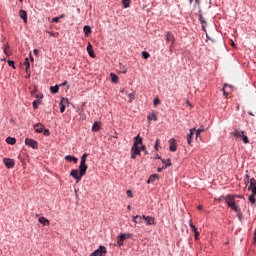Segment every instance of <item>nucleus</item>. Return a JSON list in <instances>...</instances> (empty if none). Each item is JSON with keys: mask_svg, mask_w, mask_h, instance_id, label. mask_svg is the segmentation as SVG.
Masks as SVG:
<instances>
[{"mask_svg": "<svg viewBox=\"0 0 256 256\" xmlns=\"http://www.w3.org/2000/svg\"><path fill=\"white\" fill-rule=\"evenodd\" d=\"M3 163L7 167V169H13V167H15V160L11 158H4Z\"/></svg>", "mask_w": 256, "mask_h": 256, "instance_id": "7", "label": "nucleus"}, {"mask_svg": "<svg viewBox=\"0 0 256 256\" xmlns=\"http://www.w3.org/2000/svg\"><path fill=\"white\" fill-rule=\"evenodd\" d=\"M155 179H159V175L158 174H153L148 178L147 183H153V181H155Z\"/></svg>", "mask_w": 256, "mask_h": 256, "instance_id": "24", "label": "nucleus"}, {"mask_svg": "<svg viewBox=\"0 0 256 256\" xmlns=\"http://www.w3.org/2000/svg\"><path fill=\"white\" fill-rule=\"evenodd\" d=\"M24 65L26 67V73H29V69L31 68V64H29V58L25 59Z\"/></svg>", "mask_w": 256, "mask_h": 256, "instance_id": "30", "label": "nucleus"}, {"mask_svg": "<svg viewBox=\"0 0 256 256\" xmlns=\"http://www.w3.org/2000/svg\"><path fill=\"white\" fill-rule=\"evenodd\" d=\"M25 145H27L28 147H32V149H37L39 147V143L31 138L25 139Z\"/></svg>", "mask_w": 256, "mask_h": 256, "instance_id": "6", "label": "nucleus"}, {"mask_svg": "<svg viewBox=\"0 0 256 256\" xmlns=\"http://www.w3.org/2000/svg\"><path fill=\"white\" fill-rule=\"evenodd\" d=\"M249 115H252V116H253V113L249 112Z\"/></svg>", "mask_w": 256, "mask_h": 256, "instance_id": "61", "label": "nucleus"}, {"mask_svg": "<svg viewBox=\"0 0 256 256\" xmlns=\"http://www.w3.org/2000/svg\"><path fill=\"white\" fill-rule=\"evenodd\" d=\"M126 195H127L128 197L132 198V197H133V192H131V190H127V191H126Z\"/></svg>", "mask_w": 256, "mask_h": 256, "instance_id": "44", "label": "nucleus"}, {"mask_svg": "<svg viewBox=\"0 0 256 256\" xmlns=\"http://www.w3.org/2000/svg\"><path fill=\"white\" fill-rule=\"evenodd\" d=\"M87 52L90 57H95V52H93V46L91 45V43H88Z\"/></svg>", "mask_w": 256, "mask_h": 256, "instance_id": "16", "label": "nucleus"}, {"mask_svg": "<svg viewBox=\"0 0 256 256\" xmlns=\"http://www.w3.org/2000/svg\"><path fill=\"white\" fill-rule=\"evenodd\" d=\"M241 198L239 195H233V194H228L225 197H222L228 205L232 209V211H239V206H237V203L235 202V198Z\"/></svg>", "mask_w": 256, "mask_h": 256, "instance_id": "3", "label": "nucleus"}, {"mask_svg": "<svg viewBox=\"0 0 256 256\" xmlns=\"http://www.w3.org/2000/svg\"><path fill=\"white\" fill-rule=\"evenodd\" d=\"M133 223H143V217L142 216H139V215H136V216H133V219H132Z\"/></svg>", "mask_w": 256, "mask_h": 256, "instance_id": "18", "label": "nucleus"}, {"mask_svg": "<svg viewBox=\"0 0 256 256\" xmlns=\"http://www.w3.org/2000/svg\"><path fill=\"white\" fill-rule=\"evenodd\" d=\"M4 53L7 57H11V50L9 49V45L4 47Z\"/></svg>", "mask_w": 256, "mask_h": 256, "instance_id": "29", "label": "nucleus"}, {"mask_svg": "<svg viewBox=\"0 0 256 256\" xmlns=\"http://www.w3.org/2000/svg\"><path fill=\"white\" fill-rule=\"evenodd\" d=\"M46 33H49L51 37H57V34H53L52 32L47 31Z\"/></svg>", "mask_w": 256, "mask_h": 256, "instance_id": "47", "label": "nucleus"}, {"mask_svg": "<svg viewBox=\"0 0 256 256\" xmlns=\"http://www.w3.org/2000/svg\"><path fill=\"white\" fill-rule=\"evenodd\" d=\"M32 105L34 109H38L39 105H41V100H35Z\"/></svg>", "mask_w": 256, "mask_h": 256, "instance_id": "33", "label": "nucleus"}, {"mask_svg": "<svg viewBox=\"0 0 256 256\" xmlns=\"http://www.w3.org/2000/svg\"><path fill=\"white\" fill-rule=\"evenodd\" d=\"M9 67H12V69H15V62L13 60H8Z\"/></svg>", "mask_w": 256, "mask_h": 256, "instance_id": "40", "label": "nucleus"}, {"mask_svg": "<svg viewBox=\"0 0 256 256\" xmlns=\"http://www.w3.org/2000/svg\"><path fill=\"white\" fill-rule=\"evenodd\" d=\"M122 5L124 9L131 7V0H122Z\"/></svg>", "mask_w": 256, "mask_h": 256, "instance_id": "23", "label": "nucleus"}, {"mask_svg": "<svg viewBox=\"0 0 256 256\" xmlns=\"http://www.w3.org/2000/svg\"><path fill=\"white\" fill-rule=\"evenodd\" d=\"M50 91L51 93H53V95H55L56 93H59V85L51 86Z\"/></svg>", "mask_w": 256, "mask_h": 256, "instance_id": "26", "label": "nucleus"}, {"mask_svg": "<svg viewBox=\"0 0 256 256\" xmlns=\"http://www.w3.org/2000/svg\"><path fill=\"white\" fill-rule=\"evenodd\" d=\"M162 163H163V169H167V167H171V159H162Z\"/></svg>", "mask_w": 256, "mask_h": 256, "instance_id": "19", "label": "nucleus"}, {"mask_svg": "<svg viewBox=\"0 0 256 256\" xmlns=\"http://www.w3.org/2000/svg\"><path fill=\"white\" fill-rule=\"evenodd\" d=\"M67 85V81H64L62 84H60V87H65Z\"/></svg>", "mask_w": 256, "mask_h": 256, "instance_id": "50", "label": "nucleus"}, {"mask_svg": "<svg viewBox=\"0 0 256 256\" xmlns=\"http://www.w3.org/2000/svg\"><path fill=\"white\" fill-rule=\"evenodd\" d=\"M52 22H53V23H59V17H54V18L52 19Z\"/></svg>", "mask_w": 256, "mask_h": 256, "instance_id": "46", "label": "nucleus"}, {"mask_svg": "<svg viewBox=\"0 0 256 256\" xmlns=\"http://www.w3.org/2000/svg\"><path fill=\"white\" fill-rule=\"evenodd\" d=\"M169 145H170V151L172 153H175V151H177V141L175 140V138H172L169 140Z\"/></svg>", "mask_w": 256, "mask_h": 256, "instance_id": "8", "label": "nucleus"}, {"mask_svg": "<svg viewBox=\"0 0 256 256\" xmlns=\"http://www.w3.org/2000/svg\"><path fill=\"white\" fill-rule=\"evenodd\" d=\"M31 61H33V58H31Z\"/></svg>", "mask_w": 256, "mask_h": 256, "instance_id": "63", "label": "nucleus"}, {"mask_svg": "<svg viewBox=\"0 0 256 256\" xmlns=\"http://www.w3.org/2000/svg\"><path fill=\"white\" fill-rule=\"evenodd\" d=\"M130 237H131V234H125V239H130Z\"/></svg>", "mask_w": 256, "mask_h": 256, "instance_id": "51", "label": "nucleus"}, {"mask_svg": "<svg viewBox=\"0 0 256 256\" xmlns=\"http://www.w3.org/2000/svg\"><path fill=\"white\" fill-rule=\"evenodd\" d=\"M189 3L191 5V3H193V0H189ZM196 3H199V0H196Z\"/></svg>", "mask_w": 256, "mask_h": 256, "instance_id": "56", "label": "nucleus"}, {"mask_svg": "<svg viewBox=\"0 0 256 256\" xmlns=\"http://www.w3.org/2000/svg\"><path fill=\"white\" fill-rule=\"evenodd\" d=\"M159 143H161V140L156 139L155 145H154L156 151H159Z\"/></svg>", "mask_w": 256, "mask_h": 256, "instance_id": "39", "label": "nucleus"}, {"mask_svg": "<svg viewBox=\"0 0 256 256\" xmlns=\"http://www.w3.org/2000/svg\"><path fill=\"white\" fill-rule=\"evenodd\" d=\"M142 219L146 222V225H155V218L151 216H142Z\"/></svg>", "mask_w": 256, "mask_h": 256, "instance_id": "9", "label": "nucleus"}, {"mask_svg": "<svg viewBox=\"0 0 256 256\" xmlns=\"http://www.w3.org/2000/svg\"><path fill=\"white\" fill-rule=\"evenodd\" d=\"M148 121H157V114L155 112H152L148 115Z\"/></svg>", "mask_w": 256, "mask_h": 256, "instance_id": "20", "label": "nucleus"}, {"mask_svg": "<svg viewBox=\"0 0 256 256\" xmlns=\"http://www.w3.org/2000/svg\"><path fill=\"white\" fill-rule=\"evenodd\" d=\"M124 242H125V234H120L119 237H117V246L122 247Z\"/></svg>", "mask_w": 256, "mask_h": 256, "instance_id": "13", "label": "nucleus"}, {"mask_svg": "<svg viewBox=\"0 0 256 256\" xmlns=\"http://www.w3.org/2000/svg\"><path fill=\"white\" fill-rule=\"evenodd\" d=\"M83 31H84L86 37H88L89 35H91V26H87V25L84 26Z\"/></svg>", "mask_w": 256, "mask_h": 256, "instance_id": "21", "label": "nucleus"}, {"mask_svg": "<svg viewBox=\"0 0 256 256\" xmlns=\"http://www.w3.org/2000/svg\"><path fill=\"white\" fill-rule=\"evenodd\" d=\"M19 17L24 21V23H27V12L25 10L19 11Z\"/></svg>", "mask_w": 256, "mask_h": 256, "instance_id": "14", "label": "nucleus"}, {"mask_svg": "<svg viewBox=\"0 0 256 256\" xmlns=\"http://www.w3.org/2000/svg\"><path fill=\"white\" fill-rule=\"evenodd\" d=\"M156 159H161V156L157 155V156H156Z\"/></svg>", "mask_w": 256, "mask_h": 256, "instance_id": "58", "label": "nucleus"}, {"mask_svg": "<svg viewBox=\"0 0 256 256\" xmlns=\"http://www.w3.org/2000/svg\"><path fill=\"white\" fill-rule=\"evenodd\" d=\"M58 19H65V14H61L60 16H58Z\"/></svg>", "mask_w": 256, "mask_h": 256, "instance_id": "49", "label": "nucleus"}, {"mask_svg": "<svg viewBox=\"0 0 256 256\" xmlns=\"http://www.w3.org/2000/svg\"><path fill=\"white\" fill-rule=\"evenodd\" d=\"M154 107H157V105L161 104V100L159 98H155L153 101Z\"/></svg>", "mask_w": 256, "mask_h": 256, "instance_id": "38", "label": "nucleus"}, {"mask_svg": "<svg viewBox=\"0 0 256 256\" xmlns=\"http://www.w3.org/2000/svg\"><path fill=\"white\" fill-rule=\"evenodd\" d=\"M6 143H8V145H15V143H17V140L13 137H8L6 139Z\"/></svg>", "mask_w": 256, "mask_h": 256, "instance_id": "22", "label": "nucleus"}, {"mask_svg": "<svg viewBox=\"0 0 256 256\" xmlns=\"http://www.w3.org/2000/svg\"><path fill=\"white\" fill-rule=\"evenodd\" d=\"M142 57H143V59H149V57H151V54H149V52H147V51H143Z\"/></svg>", "mask_w": 256, "mask_h": 256, "instance_id": "34", "label": "nucleus"}, {"mask_svg": "<svg viewBox=\"0 0 256 256\" xmlns=\"http://www.w3.org/2000/svg\"><path fill=\"white\" fill-rule=\"evenodd\" d=\"M201 133H203V129L199 128L197 131H196V138L199 137L201 135Z\"/></svg>", "mask_w": 256, "mask_h": 256, "instance_id": "43", "label": "nucleus"}, {"mask_svg": "<svg viewBox=\"0 0 256 256\" xmlns=\"http://www.w3.org/2000/svg\"><path fill=\"white\" fill-rule=\"evenodd\" d=\"M235 213H237V217H238L239 221H241V219L243 218V213H241V209L238 208V211H235Z\"/></svg>", "mask_w": 256, "mask_h": 256, "instance_id": "36", "label": "nucleus"}, {"mask_svg": "<svg viewBox=\"0 0 256 256\" xmlns=\"http://www.w3.org/2000/svg\"><path fill=\"white\" fill-rule=\"evenodd\" d=\"M60 105H63L64 107H67V105H69V99L62 98L61 101H60Z\"/></svg>", "mask_w": 256, "mask_h": 256, "instance_id": "32", "label": "nucleus"}, {"mask_svg": "<svg viewBox=\"0 0 256 256\" xmlns=\"http://www.w3.org/2000/svg\"><path fill=\"white\" fill-rule=\"evenodd\" d=\"M65 160L73 162L75 164H77V162L79 161V159L77 157L71 156V155L65 156Z\"/></svg>", "mask_w": 256, "mask_h": 256, "instance_id": "15", "label": "nucleus"}, {"mask_svg": "<svg viewBox=\"0 0 256 256\" xmlns=\"http://www.w3.org/2000/svg\"><path fill=\"white\" fill-rule=\"evenodd\" d=\"M227 87H229V89H231V86L229 84H224V87L222 88L223 91V95L227 96L229 95V92H227Z\"/></svg>", "mask_w": 256, "mask_h": 256, "instance_id": "31", "label": "nucleus"}, {"mask_svg": "<svg viewBox=\"0 0 256 256\" xmlns=\"http://www.w3.org/2000/svg\"><path fill=\"white\" fill-rule=\"evenodd\" d=\"M38 221H39V223L41 224V225H43L44 227H49V225H51V222H49V219H47V218H45V217H40L39 219H38Z\"/></svg>", "mask_w": 256, "mask_h": 256, "instance_id": "10", "label": "nucleus"}, {"mask_svg": "<svg viewBox=\"0 0 256 256\" xmlns=\"http://www.w3.org/2000/svg\"><path fill=\"white\" fill-rule=\"evenodd\" d=\"M231 135H233L236 139H241L245 145L249 144V137L245 135V131L236 129L235 132H232Z\"/></svg>", "mask_w": 256, "mask_h": 256, "instance_id": "4", "label": "nucleus"}, {"mask_svg": "<svg viewBox=\"0 0 256 256\" xmlns=\"http://www.w3.org/2000/svg\"><path fill=\"white\" fill-rule=\"evenodd\" d=\"M247 183H249V175H246Z\"/></svg>", "mask_w": 256, "mask_h": 256, "instance_id": "57", "label": "nucleus"}, {"mask_svg": "<svg viewBox=\"0 0 256 256\" xmlns=\"http://www.w3.org/2000/svg\"><path fill=\"white\" fill-rule=\"evenodd\" d=\"M36 98H37V99H43V94H38V95H36Z\"/></svg>", "mask_w": 256, "mask_h": 256, "instance_id": "48", "label": "nucleus"}, {"mask_svg": "<svg viewBox=\"0 0 256 256\" xmlns=\"http://www.w3.org/2000/svg\"><path fill=\"white\" fill-rule=\"evenodd\" d=\"M99 129H101V123L99 122H94V124L92 125V131L94 133H97V131H99Z\"/></svg>", "mask_w": 256, "mask_h": 256, "instance_id": "17", "label": "nucleus"}, {"mask_svg": "<svg viewBox=\"0 0 256 256\" xmlns=\"http://www.w3.org/2000/svg\"><path fill=\"white\" fill-rule=\"evenodd\" d=\"M120 73H127L125 66L120 67Z\"/></svg>", "mask_w": 256, "mask_h": 256, "instance_id": "45", "label": "nucleus"}, {"mask_svg": "<svg viewBox=\"0 0 256 256\" xmlns=\"http://www.w3.org/2000/svg\"><path fill=\"white\" fill-rule=\"evenodd\" d=\"M2 61H6V59H5V58H3V59H2Z\"/></svg>", "mask_w": 256, "mask_h": 256, "instance_id": "62", "label": "nucleus"}, {"mask_svg": "<svg viewBox=\"0 0 256 256\" xmlns=\"http://www.w3.org/2000/svg\"><path fill=\"white\" fill-rule=\"evenodd\" d=\"M198 19L202 24V27H205V25H207V21H205V18H203V15L199 14Z\"/></svg>", "mask_w": 256, "mask_h": 256, "instance_id": "28", "label": "nucleus"}, {"mask_svg": "<svg viewBox=\"0 0 256 256\" xmlns=\"http://www.w3.org/2000/svg\"><path fill=\"white\" fill-rule=\"evenodd\" d=\"M139 145H142L140 149ZM145 149L146 147L143 145V138H141L139 135L136 136L131 149V159H137V155H141V151H145V153H147V150Z\"/></svg>", "mask_w": 256, "mask_h": 256, "instance_id": "2", "label": "nucleus"}, {"mask_svg": "<svg viewBox=\"0 0 256 256\" xmlns=\"http://www.w3.org/2000/svg\"><path fill=\"white\" fill-rule=\"evenodd\" d=\"M112 83H117L119 81V76H117L115 73L110 74Z\"/></svg>", "mask_w": 256, "mask_h": 256, "instance_id": "25", "label": "nucleus"}, {"mask_svg": "<svg viewBox=\"0 0 256 256\" xmlns=\"http://www.w3.org/2000/svg\"><path fill=\"white\" fill-rule=\"evenodd\" d=\"M67 106H64L63 104H60V113H65V109Z\"/></svg>", "mask_w": 256, "mask_h": 256, "instance_id": "41", "label": "nucleus"}, {"mask_svg": "<svg viewBox=\"0 0 256 256\" xmlns=\"http://www.w3.org/2000/svg\"><path fill=\"white\" fill-rule=\"evenodd\" d=\"M87 157H89V154L84 153L81 157L79 170L73 169L70 172L71 177H73V179H76L77 183H79V181L83 179V176L85 175V173H87V169H89V166H87Z\"/></svg>", "mask_w": 256, "mask_h": 256, "instance_id": "1", "label": "nucleus"}, {"mask_svg": "<svg viewBox=\"0 0 256 256\" xmlns=\"http://www.w3.org/2000/svg\"><path fill=\"white\" fill-rule=\"evenodd\" d=\"M198 211H203V206L202 205L198 206Z\"/></svg>", "mask_w": 256, "mask_h": 256, "instance_id": "52", "label": "nucleus"}, {"mask_svg": "<svg viewBox=\"0 0 256 256\" xmlns=\"http://www.w3.org/2000/svg\"><path fill=\"white\" fill-rule=\"evenodd\" d=\"M197 130H195V128H193V129H191L190 130V133H189V135H188V137H187V143H188V145H191V143L193 142V135H195V132H196Z\"/></svg>", "mask_w": 256, "mask_h": 256, "instance_id": "12", "label": "nucleus"}, {"mask_svg": "<svg viewBox=\"0 0 256 256\" xmlns=\"http://www.w3.org/2000/svg\"><path fill=\"white\" fill-rule=\"evenodd\" d=\"M189 225L193 232L198 231L197 227L193 225V221L190 220Z\"/></svg>", "mask_w": 256, "mask_h": 256, "instance_id": "37", "label": "nucleus"}, {"mask_svg": "<svg viewBox=\"0 0 256 256\" xmlns=\"http://www.w3.org/2000/svg\"><path fill=\"white\" fill-rule=\"evenodd\" d=\"M43 129H45V126L41 123H37L36 125H34V131L36 133H43Z\"/></svg>", "mask_w": 256, "mask_h": 256, "instance_id": "11", "label": "nucleus"}, {"mask_svg": "<svg viewBox=\"0 0 256 256\" xmlns=\"http://www.w3.org/2000/svg\"><path fill=\"white\" fill-rule=\"evenodd\" d=\"M163 169H165V168H163V167L162 168H158L157 169L158 173H161L163 171Z\"/></svg>", "mask_w": 256, "mask_h": 256, "instance_id": "54", "label": "nucleus"}, {"mask_svg": "<svg viewBox=\"0 0 256 256\" xmlns=\"http://www.w3.org/2000/svg\"><path fill=\"white\" fill-rule=\"evenodd\" d=\"M254 243H256V229L254 230Z\"/></svg>", "mask_w": 256, "mask_h": 256, "instance_id": "55", "label": "nucleus"}, {"mask_svg": "<svg viewBox=\"0 0 256 256\" xmlns=\"http://www.w3.org/2000/svg\"><path fill=\"white\" fill-rule=\"evenodd\" d=\"M195 241L199 240V230L194 231Z\"/></svg>", "mask_w": 256, "mask_h": 256, "instance_id": "42", "label": "nucleus"}, {"mask_svg": "<svg viewBox=\"0 0 256 256\" xmlns=\"http://www.w3.org/2000/svg\"><path fill=\"white\" fill-rule=\"evenodd\" d=\"M255 195L254 192L249 196L248 200L250 201L251 205H255L256 200H255Z\"/></svg>", "mask_w": 256, "mask_h": 256, "instance_id": "27", "label": "nucleus"}, {"mask_svg": "<svg viewBox=\"0 0 256 256\" xmlns=\"http://www.w3.org/2000/svg\"><path fill=\"white\" fill-rule=\"evenodd\" d=\"M42 133L45 137H49L51 135V132H49V129H46L45 127H44Z\"/></svg>", "mask_w": 256, "mask_h": 256, "instance_id": "35", "label": "nucleus"}, {"mask_svg": "<svg viewBox=\"0 0 256 256\" xmlns=\"http://www.w3.org/2000/svg\"><path fill=\"white\" fill-rule=\"evenodd\" d=\"M39 54V50L34 49V55H38Z\"/></svg>", "mask_w": 256, "mask_h": 256, "instance_id": "53", "label": "nucleus"}, {"mask_svg": "<svg viewBox=\"0 0 256 256\" xmlns=\"http://www.w3.org/2000/svg\"><path fill=\"white\" fill-rule=\"evenodd\" d=\"M127 209H128V211H131V206H128Z\"/></svg>", "mask_w": 256, "mask_h": 256, "instance_id": "59", "label": "nucleus"}, {"mask_svg": "<svg viewBox=\"0 0 256 256\" xmlns=\"http://www.w3.org/2000/svg\"><path fill=\"white\" fill-rule=\"evenodd\" d=\"M221 199H223V196H222L221 198H219V200H218V201H221Z\"/></svg>", "mask_w": 256, "mask_h": 256, "instance_id": "60", "label": "nucleus"}, {"mask_svg": "<svg viewBox=\"0 0 256 256\" xmlns=\"http://www.w3.org/2000/svg\"><path fill=\"white\" fill-rule=\"evenodd\" d=\"M166 43H170V49L175 45V36L171 32L166 33Z\"/></svg>", "mask_w": 256, "mask_h": 256, "instance_id": "5", "label": "nucleus"}]
</instances>
